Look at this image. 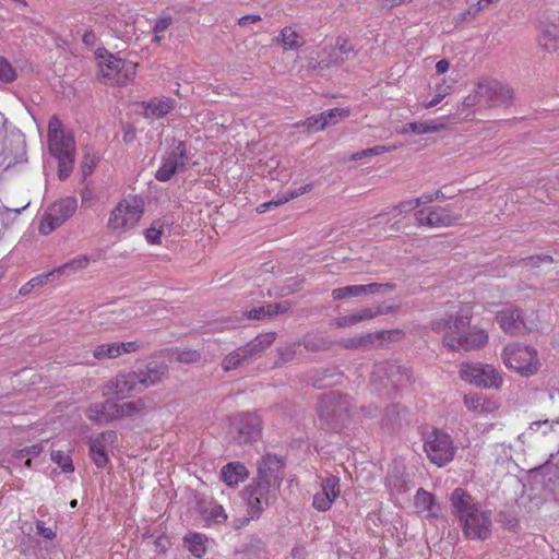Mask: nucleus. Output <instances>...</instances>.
<instances>
[{
  "instance_id": "nucleus-14",
  "label": "nucleus",
  "mask_w": 559,
  "mask_h": 559,
  "mask_svg": "<svg viewBox=\"0 0 559 559\" xmlns=\"http://www.w3.org/2000/svg\"><path fill=\"white\" fill-rule=\"evenodd\" d=\"M152 312V306L147 301H136L104 312L107 316L106 324L116 328H124L135 319Z\"/></svg>"
},
{
  "instance_id": "nucleus-32",
  "label": "nucleus",
  "mask_w": 559,
  "mask_h": 559,
  "mask_svg": "<svg viewBox=\"0 0 559 559\" xmlns=\"http://www.w3.org/2000/svg\"><path fill=\"white\" fill-rule=\"evenodd\" d=\"M242 552L246 559H264L266 555V545L259 537L252 536L243 546Z\"/></svg>"
},
{
  "instance_id": "nucleus-64",
  "label": "nucleus",
  "mask_w": 559,
  "mask_h": 559,
  "mask_svg": "<svg viewBox=\"0 0 559 559\" xmlns=\"http://www.w3.org/2000/svg\"><path fill=\"white\" fill-rule=\"evenodd\" d=\"M275 338H276L275 332H267V333L259 334L258 336L254 337V341L258 343V345H260V347L264 352L269 346H271L273 344Z\"/></svg>"
},
{
  "instance_id": "nucleus-46",
  "label": "nucleus",
  "mask_w": 559,
  "mask_h": 559,
  "mask_svg": "<svg viewBox=\"0 0 559 559\" xmlns=\"http://www.w3.org/2000/svg\"><path fill=\"white\" fill-rule=\"evenodd\" d=\"M322 493L329 496L332 499H336L340 496V479L336 476H329L322 480Z\"/></svg>"
},
{
  "instance_id": "nucleus-44",
  "label": "nucleus",
  "mask_w": 559,
  "mask_h": 559,
  "mask_svg": "<svg viewBox=\"0 0 559 559\" xmlns=\"http://www.w3.org/2000/svg\"><path fill=\"white\" fill-rule=\"evenodd\" d=\"M415 506L423 511H432L435 506L433 496L423 488H419L415 496Z\"/></svg>"
},
{
  "instance_id": "nucleus-21",
  "label": "nucleus",
  "mask_w": 559,
  "mask_h": 559,
  "mask_svg": "<svg viewBox=\"0 0 559 559\" xmlns=\"http://www.w3.org/2000/svg\"><path fill=\"white\" fill-rule=\"evenodd\" d=\"M117 439L115 431L102 432L99 437L90 442V456L98 468H104L108 462V455L105 450V442H114Z\"/></svg>"
},
{
  "instance_id": "nucleus-42",
  "label": "nucleus",
  "mask_w": 559,
  "mask_h": 559,
  "mask_svg": "<svg viewBox=\"0 0 559 559\" xmlns=\"http://www.w3.org/2000/svg\"><path fill=\"white\" fill-rule=\"evenodd\" d=\"M538 41L543 49L547 51H556L558 43L556 27L554 26L544 28Z\"/></svg>"
},
{
  "instance_id": "nucleus-13",
  "label": "nucleus",
  "mask_w": 559,
  "mask_h": 559,
  "mask_svg": "<svg viewBox=\"0 0 559 559\" xmlns=\"http://www.w3.org/2000/svg\"><path fill=\"white\" fill-rule=\"evenodd\" d=\"M190 156L188 154L187 144L179 141L176 147L163 157V163L155 174V178L160 182H166L177 171H186L188 169Z\"/></svg>"
},
{
  "instance_id": "nucleus-51",
  "label": "nucleus",
  "mask_w": 559,
  "mask_h": 559,
  "mask_svg": "<svg viewBox=\"0 0 559 559\" xmlns=\"http://www.w3.org/2000/svg\"><path fill=\"white\" fill-rule=\"evenodd\" d=\"M421 204V199H411L400 202L392 207V211L396 214L408 213L417 209Z\"/></svg>"
},
{
  "instance_id": "nucleus-29",
  "label": "nucleus",
  "mask_w": 559,
  "mask_h": 559,
  "mask_svg": "<svg viewBox=\"0 0 559 559\" xmlns=\"http://www.w3.org/2000/svg\"><path fill=\"white\" fill-rule=\"evenodd\" d=\"M298 344L302 345L308 352L317 353L330 350L335 343L319 334H306Z\"/></svg>"
},
{
  "instance_id": "nucleus-61",
  "label": "nucleus",
  "mask_w": 559,
  "mask_h": 559,
  "mask_svg": "<svg viewBox=\"0 0 559 559\" xmlns=\"http://www.w3.org/2000/svg\"><path fill=\"white\" fill-rule=\"evenodd\" d=\"M240 348L241 352L245 353V355L247 356L249 362L251 361V358L254 355H258L263 352L260 345H258V343L254 341V338L245 344L243 346H240Z\"/></svg>"
},
{
  "instance_id": "nucleus-41",
  "label": "nucleus",
  "mask_w": 559,
  "mask_h": 559,
  "mask_svg": "<svg viewBox=\"0 0 559 559\" xmlns=\"http://www.w3.org/2000/svg\"><path fill=\"white\" fill-rule=\"evenodd\" d=\"M185 543L188 545L189 551L198 558H201L206 551L204 536L202 534H191L185 537Z\"/></svg>"
},
{
  "instance_id": "nucleus-11",
  "label": "nucleus",
  "mask_w": 559,
  "mask_h": 559,
  "mask_svg": "<svg viewBox=\"0 0 559 559\" xmlns=\"http://www.w3.org/2000/svg\"><path fill=\"white\" fill-rule=\"evenodd\" d=\"M476 85L477 93L483 102V108L510 105L512 103L513 90L497 80L480 79Z\"/></svg>"
},
{
  "instance_id": "nucleus-39",
  "label": "nucleus",
  "mask_w": 559,
  "mask_h": 559,
  "mask_svg": "<svg viewBox=\"0 0 559 559\" xmlns=\"http://www.w3.org/2000/svg\"><path fill=\"white\" fill-rule=\"evenodd\" d=\"M322 114L323 122L321 127L334 126L338 121L349 117L350 110L348 108H332Z\"/></svg>"
},
{
  "instance_id": "nucleus-15",
  "label": "nucleus",
  "mask_w": 559,
  "mask_h": 559,
  "mask_svg": "<svg viewBox=\"0 0 559 559\" xmlns=\"http://www.w3.org/2000/svg\"><path fill=\"white\" fill-rule=\"evenodd\" d=\"M285 461L282 456L266 453L258 462V475L255 478L263 483H270L273 489H280L284 478Z\"/></svg>"
},
{
  "instance_id": "nucleus-52",
  "label": "nucleus",
  "mask_w": 559,
  "mask_h": 559,
  "mask_svg": "<svg viewBox=\"0 0 559 559\" xmlns=\"http://www.w3.org/2000/svg\"><path fill=\"white\" fill-rule=\"evenodd\" d=\"M390 148L388 146H384V145H376L373 147H369V148H366V150H362L360 152H357L355 154L352 155V159L354 160H358V159H361L364 157H370V156H377V155H380L384 152H388Z\"/></svg>"
},
{
  "instance_id": "nucleus-47",
  "label": "nucleus",
  "mask_w": 559,
  "mask_h": 559,
  "mask_svg": "<svg viewBox=\"0 0 559 559\" xmlns=\"http://www.w3.org/2000/svg\"><path fill=\"white\" fill-rule=\"evenodd\" d=\"M50 277H53V272H48V273H45V274H40V275L32 278L31 281H28L26 284H24L21 287L20 294L21 295L29 294L34 288L43 286L45 283H47V281Z\"/></svg>"
},
{
  "instance_id": "nucleus-43",
  "label": "nucleus",
  "mask_w": 559,
  "mask_h": 559,
  "mask_svg": "<svg viewBox=\"0 0 559 559\" xmlns=\"http://www.w3.org/2000/svg\"><path fill=\"white\" fill-rule=\"evenodd\" d=\"M93 355L96 359H112L120 356L119 346L116 343L102 344L95 347Z\"/></svg>"
},
{
  "instance_id": "nucleus-59",
  "label": "nucleus",
  "mask_w": 559,
  "mask_h": 559,
  "mask_svg": "<svg viewBox=\"0 0 559 559\" xmlns=\"http://www.w3.org/2000/svg\"><path fill=\"white\" fill-rule=\"evenodd\" d=\"M267 310L269 304L258 308H253L247 312V318L251 320H263L267 317H272L271 311Z\"/></svg>"
},
{
  "instance_id": "nucleus-27",
  "label": "nucleus",
  "mask_w": 559,
  "mask_h": 559,
  "mask_svg": "<svg viewBox=\"0 0 559 559\" xmlns=\"http://www.w3.org/2000/svg\"><path fill=\"white\" fill-rule=\"evenodd\" d=\"M464 404L469 409L477 414H489L498 408L495 401H490L479 393H468L464 396Z\"/></svg>"
},
{
  "instance_id": "nucleus-60",
  "label": "nucleus",
  "mask_w": 559,
  "mask_h": 559,
  "mask_svg": "<svg viewBox=\"0 0 559 559\" xmlns=\"http://www.w3.org/2000/svg\"><path fill=\"white\" fill-rule=\"evenodd\" d=\"M334 50H338L342 55H348L355 51L354 45L346 37L338 36L336 38Z\"/></svg>"
},
{
  "instance_id": "nucleus-48",
  "label": "nucleus",
  "mask_w": 559,
  "mask_h": 559,
  "mask_svg": "<svg viewBox=\"0 0 559 559\" xmlns=\"http://www.w3.org/2000/svg\"><path fill=\"white\" fill-rule=\"evenodd\" d=\"M16 79V70L4 57H0V81L11 83Z\"/></svg>"
},
{
  "instance_id": "nucleus-26",
  "label": "nucleus",
  "mask_w": 559,
  "mask_h": 559,
  "mask_svg": "<svg viewBox=\"0 0 559 559\" xmlns=\"http://www.w3.org/2000/svg\"><path fill=\"white\" fill-rule=\"evenodd\" d=\"M472 311L467 307H462L455 314H450V332L444 335L461 336L471 328Z\"/></svg>"
},
{
  "instance_id": "nucleus-49",
  "label": "nucleus",
  "mask_w": 559,
  "mask_h": 559,
  "mask_svg": "<svg viewBox=\"0 0 559 559\" xmlns=\"http://www.w3.org/2000/svg\"><path fill=\"white\" fill-rule=\"evenodd\" d=\"M559 424V419L557 420H536L530 424L527 431L530 433L542 431L543 435H547L549 431L554 429V425Z\"/></svg>"
},
{
  "instance_id": "nucleus-28",
  "label": "nucleus",
  "mask_w": 559,
  "mask_h": 559,
  "mask_svg": "<svg viewBox=\"0 0 559 559\" xmlns=\"http://www.w3.org/2000/svg\"><path fill=\"white\" fill-rule=\"evenodd\" d=\"M312 189V185L311 183H308V185H305L298 189H295V190H290V191H287V192H284L282 194H277L273 200L269 201V202H265V203H262L260 204L258 207H257V211L259 213H264L273 207H277L282 204H285L286 202H288L289 200H293L308 191H310Z\"/></svg>"
},
{
  "instance_id": "nucleus-57",
  "label": "nucleus",
  "mask_w": 559,
  "mask_h": 559,
  "mask_svg": "<svg viewBox=\"0 0 559 559\" xmlns=\"http://www.w3.org/2000/svg\"><path fill=\"white\" fill-rule=\"evenodd\" d=\"M298 345H299L298 343H293V344H288V345H286L284 347H280L277 349L280 358L284 362L293 360L295 358L296 354H297V346Z\"/></svg>"
},
{
  "instance_id": "nucleus-38",
  "label": "nucleus",
  "mask_w": 559,
  "mask_h": 559,
  "mask_svg": "<svg viewBox=\"0 0 559 559\" xmlns=\"http://www.w3.org/2000/svg\"><path fill=\"white\" fill-rule=\"evenodd\" d=\"M394 311L393 306H378L374 308H365L356 313V322L359 323L365 320L373 319L378 316L388 314Z\"/></svg>"
},
{
  "instance_id": "nucleus-4",
  "label": "nucleus",
  "mask_w": 559,
  "mask_h": 559,
  "mask_svg": "<svg viewBox=\"0 0 559 559\" xmlns=\"http://www.w3.org/2000/svg\"><path fill=\"white\" fill-rule=\"evenodd\" d=\"M144 213V201L139 195H128L118 202L110 213L108 227L110 229L128 230L133 228Z\"/></svg>"
},
{
  "instance_id": "nucleus-10",
  "label": "nucleus",
  "mask_w": 559,
  "mask_h": 559,
  "mask_svg": "<svg viewBox=\"0 0 559 559\" xmlns=\"http://www.w3.org/2000/svg\"><path fill=\"white\" fill-rule=\"evenodd\" d=\"M461 379L485 389H499L502 377L491 365L466 364L460 370Z\"/></svg>"
},
{
  "instance_id": "nucleus-34",
  "label": "nucleus",
  "mask_w": 559,
  "mask_h": 559,
  "mask_svg": "<svg viewBox=\"0 0 559 559\" xmlns=\"http://www.w3.org/2000/svg\"><path fill=\"white\" fill-rule=\"evenodd\" d=\"M386 374L394 385H405L412 379L409 370L399 365H390Z\"/></svg>"
},
{
  "instance_id": "nucleus-22",
  "label": "nucleus",
  "mask_w": 559,
  "mask_h": 559,
  "mask_svg": "<svg viewBox=\"0 0 559 559\" xmlns=\"http://www.w3.org/2000/svg\"><path fill=\"white\" fill-rule=\"evenodd\" d=\"M108 393L117 395L121 399L126 397L132 391H141L140 384L133 371L121 373L108 384Z\"/></svg>"
},
{
  "instance_id": "nucleus-45",
  "label": "nucleus",
  "mask_w": 559,
  "mask_h": 559,
  "mask_svg": "<svg viewBox=\"0 0 559 559\" xmlns=\"http://www.w3.org/2000/svg\"><path fill=\"white\" fill-rule=\"evenodd\" d=\"M51 461L56 463L64 473H72L74 471L72 459L60 450L51 452Z\"/></svg>"
},
{
  "instance_id": "nucleus-31",
  "label": "nucleus",
  "mask_w": 559,
  "mask_h": 559,
  "mask_svg": "<svg viewBox=\"0 0 559 559\" xmlns=\"http://www.w3.org/2000/svg\"><path fill=\"white\" fill-rule=\"evenodd\" d=\"M146 403L142 399L121 404L118 403V419L142 416L146 413Z\"/></svg>"
},
{
  "instance_id": "nucleus-58",
  "label": "nucleus",
  "mask_w": 559,
  "mask_h": 559,
  "mask_svg": "<svg viewBox=\"0 0 559 559\" xmlns=\"http://www.w3.org/2000/svg\"><path fill=\"white\" fill-rule=\"evenodd\" d=\"M322 122H323L322 114H319V115H313V116L307 118L302 122V126H305L308 131L317 132V131L323 130L325 128V127H321Z\"/></svg>"
},
{
  "instance_id": "nucleus-5",
  "label": "nucleus",
  "mask_w": 559,
  "mask_h": 559,
  "mask_svg": "<svg viewBox=\"0 0 559 559\" xmlns=\"http://www.w3.org/2000/svg\"><path fill=\"white\" fill-rule=\"evenodd\" d=\"M48 151L58 160V178L67 179L74 166L75 142L71 133L48 138Z\"/></svg>"
},
{
  "instance_id": "nucleus-9",
  "label": "nucleus",
  "mask_w": 559,
  "mask_h": 559,
  "mask_svg": "<svg viewBox=\"0 0 559 559\" xmlns=\"http://www.w3.org/2000/svg\"><path fill=\"white\" fill-rule=\"evenodd\" d=\"M102 75L112 84L123 85L135 74V64L105 51L98 55Z\"/></svg>"
},
{
  "instance_id": "nucleus-33",
  "label": "nucleus",
  "mask_w": 559,
  "mask_h": 559,
  "mask_svg": "<svg viewBox=\"0 0 559 559\" xmlns=\"http://www.w3.org/2000/svg\"><path fill=\"white\" fill-rule=\"evenodd\" d=\"M171 357L182 364H197L203 360V355L200 350L188 348V347H177L173 350Z\"/></svg>"
},
{
  "instance_id": "nucleus-1",
  "label": "nucleus",
  "mask_w": 559,
  "mask_h": 559,
  "mask_svg": "<svg viewBox=\"0 0 559 559\" xmlns=\"http://www.w3.org/2000/svg\"><path fill=\"white\" fill-rule=\"evenodd\" d=\"M453 513L468 539L485 540L491 534V512L481 510L463 488H455L450 497Z\"/></svg>"
},
{
  "instance_id": "nucleus-25",
  "label": "nucleus",
  "mask_w": 559,
  "mask_h": 559,
  "mask_svg": "<svg viewBox=\"0 0 559 559\" xmlns=\"http://www.w3.org/2000/svg\"><path fill=\"white\" fill-rule=\"evenodd\" d=\"M176 105V100L170 97H154L142 103L145 117L163 118L170 112Z\"/></svg>"
},
{
  "instance_id": "nucleus-50",
  "label": "nucleus",
  "mask_w": 559,
  "mask_h": 559,
  "mask_svg": "<svg viewBox=\"0 0 559 559\" xmlns=\"http://www.w3.org/2000/svg\"><path fill=\"white\" fill-rule=\"evenodd\" d=\"M305 281V277L299 275L288 278L286 285L282 288V294L286 296L299 292L304 287Z\"/></svg>"
},
{
  "instance_id": "nucleus-3",
  "label": "nucleus",
  "mask_w": 559,
  "mask_h": 559,
  "mask_svg": "<svg viewBox=\"0 0 559 559\" xmlns=\"http://www.w3.org/2000/svg\"><path fill=\"white\" fill-rule=\"evenodd\" d=\"M501 358L508 369L525 378L536 374L540 368L537 350L530 345L509 344L503 348Z\"/></svg>"
},
{
  "instance_id": "nucleus-55",
  "label": "nucleus",
  "mask_w": 559,
  "mask_h": 559,
  "mask_svg": "<svg viewBox=\"0 0 559 559\" xmlns=\"http://www.w3.org/2000/svg\"><path fill=\"white\" fill-rule=\"evenodd\" d=\"M162 228L156 227L155 223L145 229L144 236L148 243L160 245L162 243Z\"/></svg>"
},
{
  "instance_id": "nucleus-20",
  "label": "nucleus",
  "mask_w": 559,
  "mask_h": 559,
  "mask_svg": "<svg viewBox=\"0 0 559 559\" xmlns=\"http://www.w3.org/2000/svg\"><path fill=\"white\" fill-rule=\"evenodd\" d=\"M499 326L508 334L518 335L525 330L522 311L516 308H506L496 316Z\"/></svg>"
},
{
  "instance_id": "nucleus-7",
  "label": "nucleus",
  "mask_w": 559,
  "mask_h": 559,
  "mask_svg": "<svg viewBox=\"0 0 559 559\" xmlns=\"http://www.w3.org/2000/svg\"><path fill=\"white\" fill-rule=\"evenodd\" d=\"M277 491L278 489H273L270 483L255 478L242 491L248 514L253 519H260L265 508L275 501Z\"/></svg>"
},
{
  "instance_id": "nucleus-53",
  "label": "nucleus",
  "mask_w": 559,
  "mask_h": 559,
  "mask_svg": "<svg viewBox=\"0 0 559 559\" xmlns=\"http://www.w3.org/2000/svg\"><path fill=\"white\" fill-rule=\"evenodd\" d=\"M334 502V499L330 498L329 496L318 492L313 496L312 506L318 511H326L331 508L332 503Z\"/></svg>"
},
{
  "instance_id": "nucleus-12",
  "label": "nucleus",
  "mask_w": 559,
  "mask_h": 559,
  "mask_svg": "<svg viewBox=\"0 0 559 559\" xmlns=\"http://www.w3.org/2000/svg\"><path fill=\"white\" fill-rule=\"evenodd\" d=\"M76 207L75 198H64L55 202L45 213L40 222L39 233L48 235L53 231L74 214Z\"/></svg>"
},
{
  "instance_id": "nucleus-2",
  "label": "nucleus",
  "mask_w": 559,
  "mask_h": 559,
  "mask_svg": "<svg viewBox=\"0 0 559 559\" xmlns=\"http://www.w3.org/2000/svg\"><path fill=\"white\" fill-rule=\"evenodd\" d=\"M352 404L346 395L330 392L321 396L317 413L322 426L331 430L341 429L350 418Z\"/></svg>"
},
{
  "instance_id": "nucleus-40",
  "label": "nucleus",
  "mask_w": 559,
  "mask_h": 559,
  "mask_svg": "<svg viewBox=\"0 0 559 559\" xmlns=\"http://www.w3.org/2000/svg\"><path fill=\"white\" fill-rule=\"evenodd\" d=\"M394 331H379L359 336L361 341V349H370L374 344H381L384 340L391 338Z\"/></svg>"
},
{
  "instance_id": "nucleus-23",
  "label": "nucleus",
  "mask_w": 559,
  "mask_h": 559,
  "mask_svg": "<svg viewBox=\"0 0 559 559\" xmlns=\"http://www.w3.org/2000/svg\"><path fill=\"white\" fill-rule=\"evenodd\" d=\"M341 376L342 373L338 370V368L332 366L311 371L308 381L312 386L321 390L328 386L335 385L338 382Z\"/></svg>"
},
{
  "instance_id": "nucleus-24",
  "label": "nucleus",
  "mask_w": 559,
  "mask_h": 559,
  "mask_svg": "<svg viewBox=\"0 0 559 559\" xmlns=\"http://www.w3.org/2000/svg\"><path fill=\"white\" fill-rule=\"evenodd\" d=\"M249 477V471L241 462L227 463L221 469V478L228 487L238 486Z\"/></svg>"
},
{
  "instance_id": "nucleus-35",
  "label": "nucleus",
  "mask_w": 559,
  "mask_h": 559,
  "mask_svg": "<svg viewBox=\"0 0 559 559\" xmlns=\"http://www.w3.org/2000/svg\"><path fill=\"white\" fill-rule=\"evenodd\" d=\"M245 364H249V361L245 353L241 352V348L238 347L225 356L222 361V368L224 371H230L239 368Z\"/></svg>"
},
{
  "instance_id": "nucleus-62",
  "label": "nucleus",
  "mask_w": 559,
  "mask_h": 559,
  "mask_svg": "<svg viewBox=\"0 0 559 559\" xmlns=\"http://www.w3.org/2000/svg\"><path fill=\"white\" fill-rule=\"evenodd\" d=\"M389 486L397 492H404L408 489V481L404 477H395L393 475L388 477Z\"/></svg>"
},
{
  "instance_id": "nucleus-36",
  "label": "nucleus",
  "mask_w": 559,
  "mask_h": 559,
  "mask_svg": "<svg viewBox=\"0 0 559 559\" xmlns=\"http://www.w3.org/2000/svg\"><path fill=\"white\" fill-rule=\"evenodd\" d=\"M88 262L90 260L87 255H79L72 259L71 261L62 264L61 266L52 270L51 272H53V276L59 273L71 274L79 270L85 269L88 265Z\"/></svg>"
},
{
  "instance_id": "nucleus-18",
  "label": "nucleus",
  "mask_w": 559,
  "mask_h": 559,
  "mask_svg": "<svg viewBox=\"0 0 559 559\" xmlns=\"http://www.w3.org/2000/svg\"><path fill=\"white\" fill-rule=\"evenodd\" d=\"M167 371V365L153 360L139 367L133 373H135L140 389L144 390L160 382Z\"/></svg>"
},
{
  "instance_id": "nucleus-16",
  "label": "nucleus",
  "mask_w": 559,
  "mask_h": 559,
  "mask_svg": "<svg viewBox=\"0 0 559 559\" xmlns=\"http://www.w3.org/2000/svg\"><path fill=\"white\" fill-rule=\"evenodd\" d=\"M488 342V334L481 329H471L461 336H452V334L443 335L442 343L452 350L463 349L465 352L479 349Z\"/></svg>"
},
{
  "instance_id": "nucleus-56",
  "label": "nucleus",
  "mask_w": 559,
  "mask_h": 559,
  "mask_svg": "<svg viewBox=\"0 0 559 559\" xmlns=\"http://www.w3.org/2000/svg\"><path fill=\"white\" fill-rule=\"evenodd\" d=\"M62 121L58 116H52L48 122V138L64 134Z\"/></svg>"
},
{
  "instance_id": "nucleus-30",
  "label": "nucleus",
  "mask_w": 559,
  "mask_h": 559,
  "mask_svg": "<svg viewBox=\"0 0 559 559\" xmlns=\"http://www.w3.org/2000/svg\"><path fill=\"white\" fill-rule=\"evenodd\" d=\"M276 40L283 44L285 50H297L305 45L304 37L289 26L280 32Z\"/></svg>"
},
{
  "instance_id": "nucleus-6",
  "label": "nucleus",
  "mask_w": 559,
  "mask_h": 559,
  "mask_svg": "<svg viewBox=\"0 0 559 559\" xmlns=\"http://www.w3.org/2000/svg\"><path fill=\"white\" fill-rule=\"evenodd\" d=\"M262 426L258 415L238 414L230 419L228 437L236 444H251L261 438Z\"/></svg>"
},
{
  "instance_id": "nucleus-37",
  "label": "nucleus",
  "mask_w": 559,
  "mask_h": 559,
  "mask_svg": "<svg viewBox=\"0 0 559 559\" xmlns=\"http://www.w3.org/2000/svg\"><path fill=\"white\" fill-rule=\"evenodd\" d=\"M441 129V126L435 124L432 122H409L403 126L401 130L402 133H415V134H425L430 132H437Z\"/></svg>"
},
{
  "instance_id": "nucleus-8",
  "label": "nucleus",
  "mask_w": 559,
  "mask_h": 559,
  "mask_svg": "<svg viewBox=\"0 0 559 559\" xmlns=\"http://www.w3.org/2000/svg\"><path fill=\"white\" fill-rule=\"evenodd\" d=\"M424 449L430 461L438 466L451 462L456 450L451 436L439 429H435L427 435Z\"/></svg>"
},
{
  "instance_id": "nucleus-19",
  "label": "nucleus",
  "mask_w": 559,
  "mask_h": 559,
  "mask_svg": "<svg viewBox=\"0 0 559 559\" xmlns=\"http://www.w3.org/2000/svg\"><path fill=\"white\" fill-rule=\"evenodd\" d=\"M86 417L96 424L118 420V403L108 399L102 403H93L85 411Z\"/></svg>"
},
{
  "instance_id": "nucleus-63",
  "label": "nucleus",
  "mask_w": 559,
  "mask_h": 559,
  "mask_svg": "<svg viewBox=\"0 0 559 559\" xmlns=\"http://www.w3.org/2000/svg\"><path fill=\"white\" fill-rule=\"evenodd\" d=\"M364 288H366L365 295H371V294H379L383 292L384 289L393 290L395 288V285L392 283H385V284H379V283H371L364 285Z\"/></svg>"
},
{
  "instance_id": "nucleus-17",
  "label": "nucleus",
  "mask_w": 559,
  "mask_h": 559,
  "mask_svg": "<svg viewBox=\"0 0 559 559\" xmlns=\"http://www.w3.org/2000/svg\"><path fill=\"white\" fill-rule=\"evenodd\" d=\"M417 225L428 227H443L454 225L460 216L453 215L445 207L432 206L421 209L415 214Z\"/></svg>"
},
{
  "instance_id": "nucleus-54",
  "label": "nucleus",
  "mask_w": 559,
  "mask_h": 559,
  "mask_svg": "<svg viewBox=\"0 0 559 559\" xmlns=\"http://www.w3.org/2000/svg\"><path fill=\"white\" fill-rule=\"evenodd\" d=\"M43 452V444L37 443L29 447H25L15 453V459L22 460L29 456H38Z\"/></svg>"
}]
</instances>
